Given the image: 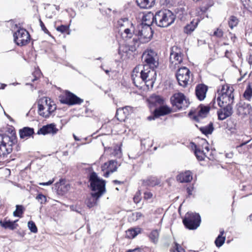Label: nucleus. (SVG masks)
Segmentation results:
<instances>
[{
	"label": "nucleus",
	"instance_id": "nucleus-32",
	"mask_svg": "<svg viewBox=\"0 0 252 252\" xmlns=\"http://www.w3.org/2000/svg\"><path fill=\"white\" fill-rule=\"evenodd\" d=\"M199 107L200 109L198 112V116H200L201 118H205L210 111V107L209 106H205L203 104H200Z\"/></svg>",
	"mask_w": 252,
	"mask_h": 252
},
{
	"label": "nucleus",
	"instance_id": "nucleus-27",
	"mask_svg": "<svg viewBox=\"0 0 252 252\" xmlns=\"http://www.w3.org/2000/svg\"><path fill=\"white\" fill-rule=\"evenodd\" d=\"M136 32H137V30H135L132 23H130V27L125 29L124 32L122 33V36L126 38V39H130L134 35V37H137L136 36Z\"/></svg>",
	"mask_w": 252,
	"mask_h": 252
},
{
	"label": "nucleus",
	"instance_id": "nucleus-18",
	"mask_svg": "<svg viewBox=\"0 0 252 252\" xmlns=\"http://www.w3.org/2000/svg\"><path fill=\"white\" fill-rule=\"evenodd\" d=\"M171 112V109L166 105H161L155 109L153 114L157 117L161 116H164L170 114Z\"/></svg>",
	"mask_w": 252,
	"mask_h": 252
},
{
	"label": "nucleus",
	"instance_id": "nucleus-3",
	"mask_svg": "<svg viewBox=\"0 0 252 252\" xmlns=\"http://www.w3.org/2000/svg\"><path fill=\"white\" fill-rule=\"evenodd\" d=\"M176 19L173 13L167 9L159 10L156 12L155 20L156 24L159 27H167L172 24Z\"/></svg>",
	"mask_w": 252,
	"mask_h": 252
},
{
	"label": "nucleus",
	"instance_id": "nucleus-5",
	"mask_svg": "<svg viewBox=\"0 0 252 252\" xmlns=\"http://www.w3.org/2000/svg\"><path fill=\"white\" fill-rule=\"evenodd\" d=\"M145 64L143 67H150V69H156L158 65V59L157 53L152 49L146 50L142 55Z\"/></svg>",
	"mask_w": 252,
	"mask_h": 252
},
{
	"label": "nucleus",
	"instance_id": "nucleus-19",
	"mask_svg": "<svg viewBox=\"0 0 252 252\" xmlns=\"http://www.w3.org/2000/svg\"><path fill=\"white\" fill-rule=\"evenodd\" d=\"M155 14L152 12H148L147 14L143 16L142 22L140 25L148 26L151 27L154 23L156 24L155 20Z\"/></svg>",
	"mask_w": 252,
	"mask_h": 252
},
{
	"label": "nucleus",
	"instance_id": "nucleus-51",
	"mask_svg": "<svg viewBox=\"0 0 252 252\" xmlns=\"http://www.w3.org/2000/svg\"><path fill=\"white\" fill-rule=\"evenodd\" d=\"M140 191L138 190L133 197V201L136 203H138L140 200H141V197H140Z\"/></svg>",
	"mask_w": 252,
	"mask_h": 252
},
{
	"label": "nucleus",
	"instance_id": "nucleus-49",
	"mask_svg": "<svg viewBox=\"0 0 252 252\" xmlns=\"http://www.w3.org/2000/svg\"><path fill=\"white\" fill-rule=\"evenodd\" d=\"M68 29L69 27L68 26L62 25L60 26H58L56 30L62 33H64L67 31L68 30Z\"/></svg>",
	"mask_w": 252,
	"mask_h": 252
},
{
	"label": "nucleus",
	"instance_id": "nucleus-29",
	"mask_svg": "<svg viewBox=\"0 0 252 252\" xmlns=\"http://www.w3.org/2000/svg\"><path fill=\"white\" fill-rule=\"evenodd\" d=\"M195 126L199 128L202 133L206 136L208 134H212L214 129L213 124L212 122H210L208 125L205 126H201L199 127L197 125Z\"/></svg>",
	"mask_w": 252,
	"mask_h": 252
},
{
	"label": "nucleus",
	"instance_id": "nucleus-9",
	"mask_svg": "<svg viewBox=\"0 0 252 252\" xmlns=\"http://www.w3.org/2000/svg\"><path fill=\"white\" fill-rule=\"evenodd\" d=\"M83 99L78 97L73 93L69 91H65V96L60 99V102L62 104H65L68 105H74L80 104L83 102Z\"/></svg>",
	"mask_w": 252,
	"mask_h": 252
},
{
	"label": "nucleus",
	"instance_id": "nucleus-7",
	"mask_svg": "<svg viewBox=\"0 0 252 252\" xmlns=\"http://www.w3.org/2000/svg\"><path fill=\"white\" fill-rule=\"evenodd\" d=\"M170 101L173 107L179 110L186 109L189 104L186 99L185 95L181 93L174 94L170 98Z\"/></svg>",
	"mask_w": 252,
	"mask_h": 252
},
{
	"label": "nucleus",
	"instance_id": "nucleus-63",
	"mask_svg": "<svg viewBox=\"0 0 252 252\" xmlns=\"http://www.w3.org/2000/svg\"><path fill=\"white\" fill-rule=\"evenodd\" d=\"M128 252H141V250L139 248L135 249L134 250H129Z\"/></svg>",
	"mask_w": 252,
	"mask_h": 252
},
{
	"label": "nucleus",
	"instance_id": "nucleus-23",
	"mask_svg": "<svg viewBox=\"0 0 252 252\" xmlns=\"http://www.w3.org/2000/svg\"><path fill=\"white\" fill-rule=\"evenodd\" d=\"M233 112L232 105H221V120L231 116Z\"/></svg>",
	"mask_w": 252,
	"mask_h": 252
},
{
	"label": "nucleus",
	"instance_id": "nucleus-30",
	"mask_svg": "<svg viewBox=\"0 0 252 252\" xmlns=\"http://www.w3.org/2000/svg\"><path fill=\"white\" fill-rule=\"evenodd\" d=\"M176 76L179 84L184 87H186L188 85V81H189L190 76L181 75H176Z\"/></svg>",
	"mask_w": 252,
	"mask_h": 252
},
{
	"label": "nucleus",
	"instance_id": "nucleus-2",
	"mask_svg": "<svg viewBox=\"0 0 252 252\" xmlns=\"http://www.w3.org/2000/svg\"><path fill=\"white\" fill-rule=\"evenodd\" d=\"M88 180L90 183V188L93 191L91 193V195L100 197L106 192L105 181L100 179L94 171L90 173Z\"/></svg>",
	"mask_w": 252,
	"mask_h": 252
},
{
	"label": "nucleus",
	"instance_id": "nucleus-53",
	"mask_svg": "<svg viewBox=\"0 0 252 252\" xmlns=\"http://www.w3.org/2000/svg\"><path fill=\"white\" fill-rule=\"evenodd\" d=\"M174 252H185V250L180 245L175 243V251Z\"/></svg>",
	"mask_w": 252,
	"mask_h": 252
},
{
	"label": "nucleus",
	"instance_id": "nucleus-64",
	"mask_svg": "<svg viewBox=\"0 0 252 252\" xmlns=\"http://www.w3.org/2000/svg\"><path fill=\"white\" fill-rule=\"evenodd\" d=\"M248 62L250 65H252V56H250L249 59H248Z\"/></svg>",
	"mask_w": 252,
	"mask_h": 252
},
{
	"label": "nucleus",
	"instance_id": "nucleus-61",
	"mask_svg": "<svg viewBox=\"0 0 252 252\" xmlns=\"http://www.w3.org/2000/svg\"><path fill=\"white\" fill-rule=\"evenodd\" d=\"M220 89H218V97H217V102H220V99H221V98H220Z\"/></svg>",
	"mask_w": 252,
	"mask_h": 252
},
{
	"label": "nucleus",
	"instance_id": "nucleus-31",
	"mask_svg": "<svg viewBox=\"0 0 252 252\" xmlns=\"http://www.w3.org/2000/svg\"><path fill=\"white\" fill-rule=\"evenodd\" d=\"M234 89L228 84L222 85L221 86V97L224 95L234 94Z\"/></svg>",
	"mask_w": 252,
	"mask_h": 252
},
{
	"label": "nucleus",
	"instance_id": "nucleus-33",
	"mask_svg": "<svg viewBox=\"0 0 252 252\" xmlns=\"http://www.w3.org/2000/svg\"><path fill=\"white\" fill-rule=\"evenodd\" d=\"M194 153L197 159L199 161L203 160L206 157L204 151L196 145H195Z\"/></svg>",
	"mask_w": 252,
	"mask_h": 252
},
{
	"label": "nucleus",
	"instance_id": "nucleus-47",
	"mask_svg": "<svg viewBox=\"0 0 252 252\" xmlns=\"http://www.w3.org/2000/svg\"><path fill=\"white\" fill-rule=\"evenodd\" d=\"M36 199L40 201L41 204H44L46 202V196L42 193H39L36 197Z\"/></svg>",
	"mask_w": 252,
	"mask_h": 252
},
{
	"label": "nucleus",
	"instance_id": "nucleus-48",
	"mask_svg": "<svg viewBox=\"0 0 252 252\" xmlns=\"http://www.w3.org/2000/svg\"><path fill=\"white\" fill-rule=\"evenodd\" d=\"M44 109V107L42 104L39 103L38 102V111L39 115L42 116L43 117L45 118L46 114L44 113V112H42L43 110Z\"/></svg>",
	"mask_w": 252,
	"mask_h": 252
},
{
	"label": "nucleus",
	"instance_id": "nucleus-1",
	"mask_svg": "<svg viewBox=\"0 0 252 252\" xmlns=\"http://www.w3.org/2000/svg\"><path fill=\"white\" fill-rule=\"evenodd\" d=\"M13 150L18 152L20 146L17 144L14 138H9L6 133L0 134V157L5 158Z\"/></svg>",
	"mask_w": 252,
	"mask_h": 252
},
{
	"label": "nucleus",
	"instance_id": "nucleus-42",
	"mask_svg": "<svg viewBox=\"0 0 252 252\" xmlns=\"http://www.w3.org/2000/svg\"><path fill=\"white\" fill-rule=\"evenodd\" d=\"M150 67H146V68L143 67V69L140 72V78L145 83L147 82V78L148 76V71Z\"/></svg>",
	"mask_w": 252,
	"mask_h": 252
},
{
	"label": "nucleus",
	"instance_id": "nucleus-45",
	"mask_svg": "<svg viewBox=\"0 0 252 252\" xmlns=\"http://www.w3.org/2000/svg\"><path fill=\"white\" fill-rule=\"evenodd\" d=\"M6 131L10 134V135H8L9 137L10 138L12 137L14 138L16 142H17V137L14 128L13 126H11L10 127L8 128Z\"/></svg>",
	"mask_w": 252,
	"mask_h": 252
},
{
	"label": "nucleus",
	"instance_id": "nucleus-15",
	"mask_svg": "<svg viewBox=\"0 0 252 252\" xmlns=\"http://www.w3.org/2000/svg\"><path fill=\"white\" fill-rule=\"evenodd\" d=\"M18 221V220L11 221L7 219V218H5L3 220H0V225L4 229H9L13 230L16 229L18 227V224L16 223Z\"/></svg>",
	"mask_w": 252,
	"mask_h": 252
},
{
	"label": "nucleus",
	"instance_id": "nucleus-52",
	"mask_svg": "<svg viewBox=\"0 0 252 252\" xmlns=\"http://www.w3.org/2000/svg\"><path fill=\"white\" fill-rule=\"evenodd\" d=\"M39 23L40 26L41 27V28L42 30L46 34H50V32L48 31V30L47 29V28L45 27L43 22L42 21V20L40 19H39Z\"/></svg>",
	"mask_w": 252,
	"mask_h": 252
},
{
	"label": "nucleus",
	"instance_id": "nucleus-38",
	"mask_svg": "<svg viewBox=\"0 0 252 252\" xmlns=\"http://www.w3.org/2000/svg\"><path fill=\"white\" fill-rule=\"evenodd\" d=\"M150 101L155 104L162 105L164 103L163 98L160 95L153 94L150 97Z\"/></svg>",
	"mask_w": 252,
	"mask_h": 252
},
{
	"label": "nucleus",
	"instance_id": "nucleus-28",
	"mask_svg": "<svg viewBox=\"0 0 252 252\" xmlns=\"http://www.w3.org/2000/svg\"><path fill=\"white\" fill-rule=\"evenodd\" d=\"M42 100L44 101L46 105L48 106V113L46 114L45 118H47L49 117L50 115L56 110V105L53 102L51 101V99L49 98L48 99L47 97H45L42 99Z\"/></svg>",
	"mask_w": 252,
	"mask_h": 252
},
{
	"label": "nucleus",
	"instance_id": "nucleus-25",
	"mask_svg": "<svg viewBox=\"0 0 252 252\" xmlns=\"http://www.w3.org/2000/svg\"><path fill=\"white\" fill-rule=\"evenodd\" d=\"M212 36L211 39L213 42H215L214 45L215 51L219 50L220 46L219 44V40L220 38V30L219 28H217L216 31L213 32V33L210 34Z\"/></svg>",
	"mask_w": 252,
	"mask_h": 252
},
{
	"label": "nucleus",
	"instance_id": "nucleus-14",
	"mask_svg": "<svg viewBox=\"0 0 252 252\" xmlns=\"http://www.w3.org/2000/svg\"><path fill=\"white\" fill-rule=\"evenodd\" d=\"M208 89V86L204 84H198L196 86L195 95L198 100L202 101L205 99Z\"/></svg>",
	"mask_w": 252,
	"mask_h": 252
},
{
	"label": "nucleus",
	"instance_id": "nucleus-20",
	"mask_svg": "<svg viewBox=\"0 0 252 252\" xmlns=\"http://www.w3.org/2000/svg\"><path fill=\"white\" fill-rule=\"evenodd\" d=\"M192 179V174L191 171L188 170L181 173L177 176V180L180 183H189Z\"/></svg>",
	"mask_w": 252,
	"mask_h": 252
},
{
	"label": "nucleus",
	"instance_id": "nucleus-6",
	"mask_svg": "<svg viewBox=\"0 0 252 252\" xmlns=\"http://www.w3.org/2000/svg\"><path fill=\"white\" fill-rule=\"evenodd\" d=\"M137 36L140 43H146L149 41L153 36L154 31L148 26L139 25L138 27Z\"/></svg>",
	"mask_w": 252,
	"mask_h": 252
},
{
	"label": "nucleus",
	"instance_id": "nucleus-41",
	"mask_svg": "<svg viewBox=\"0 0 252 252\" xmlns=\"http://www.w3.org/2000/svg\"><path fill=\"white\" fill-rule=\"evenodd\" d=\"M159 237V232L158 229L153 230L149 234V238L152 242L154 243L158 242Z\"/></svg>",
	"mask_w": 252,
	"mask_h": 252
},
{
	"label": "nucleus",
	"instance_id": "nucleus-26",
	"mask_svg": "<svg viewBox=\"0 0 252 252\" xmlns=\"http://www.w3.org/2000/svg\"><path fill=\"white\" fill-rule=\"evenodd\" d=\"M117 161L115 160H110L108 162H105L102 165V170L108 169L111 173H113L117 170Z\"/></svg>",
	"mask_w": 252,
	"mask_h": 252
},
{
	"label": "nucleus",
	"instance_id": "nucleus-54",
	"mask_svg": "<svg viewBox=\"0 0 252 252\" xmlns=\"http://www.w3.org/2000/svg\"><path fill=\"white\" fill-rule=\"evenodd\" d=\"M153 196V194L151 192L146 191L144 193V198L146 200L151 198Z\"/></svg>",
	"mask_w": 252,
	"mask_h": 252
},
{
	"label": "nucleus",
	"instance_id": "nucleus-43",
	"mask_svg": "<svg viewBox=\"0 0 252 252\" xmlns=\"http://www.w3.org/2000/svg\"><path fill=\"white\" fill-rule=\"evenodd\" d=\"M157 75L156 71L155 69H149L148 71V77L147 78V82L151 81L152 83H153L156 79V76Z\"/></svg>",
	"mask_w": 252,
	"mask_h": 252
},
{
	"label": "nucleus",
	"instance_id": "nucleus-57",
	"mask_svg": "<svg viewBox=\"0 0 252 252\" xmlns=\"http://www.w3.org/2000/svg\"><path fill=\"white\" fill-rule=\"evenodd\" d=\"M239 72L241 76L238 79V81H241L242 80V79L244 77V76L247 74V72H245L243 73L242 71L241 70H239Z\"/></svg>",
	"mask_w": 252,
	"mask_h": 252
},
{
	"label": "nucleus",
	"instance_id": "nucleus-60",
	"mask_svg": "<svg viewBox=\"0 0 252 252\" xmlns=\"http://www.w3.org/2000/svg\"><path fill=\"white\" fill-rule=\"evenodd\" d=\"M193 188H189L188 187L187 188V191L188 193V195L189 196L191 195L192 194V191Z\"/></svg>",
	"mask_w": 252,
	"mask_h": 252
},
{
	"label": "nucleus",
	"instance_id": "nucleus-56",
	"mask_svg": "<svg viewBox=\"0 0 252 252\" xmlns=\"http://www.w3.org/2000/svg\"><path fill=\"white\" fill-rule=\"evenodd\" d=\"M54 181V180L52 179V180H49V181H48L47 182L40 183H39V185H41V186H50L53 184Z\"/></svg>",
	"mask_w": 252,
	"mask_h": 252
},
{
	"label": "nucleus",
	"instance_id": "nucleus-11",
	"mask_svg": "<svg viewBox=\"0 0 252 252\" xmlns=\"http://www.w3.org/2000/svg\"><path fill=\"white\" fill-rule=\"evenodd\" d=\"M132 111V108L129 106L119 108L117 109L115 117L119 121H125Z\"/></svg>",
	"mask_w": 252,
	"mask_h": 252
},
{
	"label": "nucleus",
	"instance_id": "nucleus-55",
	"mask_svg": "<svg viewBox=\"0 0 252 252\" xmlns=\"http://www.w3.org/2000/svg\"><path fill=\"white\" fill-rule=\"evenodd\" d=\"M215 243L217 247L220 248V233L218 235L217 237Z\"/></svg>",
	"mask_w": 252,
	"mask_h": 252
},
{
	"label": "nucleus",
	"instance_id": "nucleus-21",
	"mask_svg": "<svg viewBox=\"0 0 252 252\" xmlns=\"http://www.w3.org/2000/svg\"><path fill=\"white\" fill-rule=\"evenodd\" d=\"M142 185L145 187H155L158 185L160 183V181L156 177L150 176L145 180L142 181Z\"/></svg>",
	"mask_w": 252,
	"mask_h": 252
},
{
	"label": "nucleus",
	"instance_id": "nucleus-4",
	"mask_svg": "<svg viewBox=\"0 0 252 252\" xmlns=\"http://www.w3.org/2000/svg\"><path fill=\"white\" fill-rule=\"evenodd\" d=\"M201 221V217L198 213L188 212L183 220V223L186 228L195 230L199 226Z\"/></svg>",
	"mask_w": 252,
	"mask_h": 252
},
{
	"label": "nucleus",
	"instance_id": "nucleus-62",
	"mask_svg": "<svg viewBox=\"0 0 252 252\" xmlns=\"http://www.w3.org/2000/svg\"><path fill=\"white\" fill-rule=\"evenodd\" d=\"M158 117H156L155 115L153 114V116H150L148 117L147 119L149 121H152L153 120H155L156 118H157Z\"/></svg>",
	"mask_w": 252,
	"mask_h": 252
},
{
	"label": "nucleus",
	"instance_id": "nucleus-22",
	"mask_svg": "<svg viewBox=\"0 0 252 252\" xmlns=\"http://www.w3.org/2000/svg\"><path fill=\"white\" fill-rule=\"evenodd\" d=\"M137 5L141 9H149L153 7L156 0H136Z\"/></svg>",
	"mask_w": 252,
	"mask_h": 252
},
{
	"label": "nucleus",
	"instance_id": "nucleus-35",
	"mask_svg": "<svg viewBox=\"0 0 252 252\" xmlns=\"http://www.w3.org/2000/svg\"><path fill=\"white\" fill-rule=\"evenodd\" d=\"M139 228H130L126 231V237L132 239L136 237L140 233Z\"/></svg>",
	"mask_w": 252,
	"mask_h": 252
},
{
	"label": "nucleus",
	"instance_id": "nucleus-39",
	"mask_svg": "<svg viewBox=\"0 0 252 252\" xmlns=\"http://www.w3.org/2000/svg\"><path fill=\"white\" fill-rule=\"evenodd\" d=\"M25 211L23 205H16V210L13 212V215L14 217L21 218Z\"/></svg>",
	"mask_w": 252,
	"mask_h": 252
},
{
	"label": "nucleus",
	"instance_id": "nucleus-36",
	"mask_svg": "<svg viewBox=\"0 0 252 252\" xmlns=\"http://www.w3.org/2000/svg\"><path fill=\"white\" fill-rule=\"evenodd\" d=\"M244 97L247 100L251 101L252 98V85L249 83L243 94Z\"/></svg>",
	"mask_w": 252,
	"mask_h": 252
},
{
	"label": "nucleus",
	"instance_id": "nucleus-24",
	"mask_svg": "<svg viewBox=\"0 0 252 252\" xmlns=\"http://www.w3.org/2000/svg\"><path fill=\"white\" fill-rule=\"evenodd\" d=\"M199 21L198 19L193 20L184 27V32L187 34H190L196 28Z\"/></svg>",
	"mask_w": 252,
	"mask_h": 252
},
{
	"label": "nucleus",
	"instance_id": "nucleus-13",
	"mask_svg": "<svg viewBox=\"0 0 252 252\" xmlns=\"http://www.w3.org/2000/svg\"><path fill=\"white\" fill-rule=\"evenodd\" d=\"M58 131V129L56 127L54 123H51L43 126L39 128L37 131V134L46 135L47 134H55Z\"/></svg>",
	"mask_w": 252,
	"mask_h": 252
},
{
	"label": "nucleus",
	"instance_id": "nucleus-12",
	"mask_svg": "<svg viewBox=\"0 0 252 252\" xmlns=\"http://www.w3.org/2000/svg\"><path fill=\"white\" fill-rule=\"evenodd\" d=\"M252 106L250 104L240 100L236 105L237 113L239 115H247L250 113Z\"/></svg>",
	"mask_w": 252,
	"mask_h": 252
},
{
	"label": "nucleus",
	"instance_id": "nucleus-59",
	"mask_svg": "<svg viewBox=\"0 0 252 252\" xmlns=\"http://www.w3.org/2000/svg\"><path fill=\"white\" fill-rule=\"evenodd\" d=\"M250 141V140L246 141V142H243L242 143H241L239 146H237V148L239 152H240V149L241 148V147L244 146V145H245L246 144H247Z\"/></svg>",
	"mask_w": 252,
	"mask_h": 252
},
{
	"label": "nucleus",
	"instance_id": "nucleus-58",
	"mask_svg": "<svg viewBox=\"0 0 252 252\" xmlns=\"http://www.w3.org/2000/svg\"><path fill=\"white\" fill-rule=\"evenodd\" d=\"M200 118L201 117L198 116V114L197 115H194L191 117L193 120L196 121V122H199Z\"/></svg>",
	"mask_w": 252,
	"mask_h": 252
},
{
	"label": "nucleus",
	"instance_id": "nucleus-34",
	"mask_svg": "<svg viewBox=\"0 0 252 252\" xmlns=\"http://www.w3.org/2000/svg\"><path fill=\"white\" fill-rule=\"evenodd\" d=\"M234 94L224 95L221 97V105H233L234 102Z\"/></svg>",
	"mask_w": 252,
	"mask_h": 252
},
{
	"label": "nucleus",
	"instance_id": "nucleus-40",
	"mask_svg": "<svg viewBox=\"0 0 252 252\" xmlns=\"http://www.w3.org/2000/svg\"><path fill=\"white\" fill-rule=\"evenodd\" d=\"M239 19L234 16H231L228 20V24L229 27L231 29H233L237 26L239 23Z\"/></svg>",
	"mask_w": 252,
	"mask_h": 252
},
{
	"label": "nucleus",
	"instance_id": "nucleus-50",
	"mask_svg": "<svg viewBox=\"0 0 252 252\" xmlns=\"http://www.w3.org/2000/svg\"><path fill=\"white\" fill-rule=\"evenodd\" d=\"M118 24L120 26H125L126 24H128L129 21L127 18H121L118 21Z\"/></svg>",
	"mask_w": 252,
	"mask_h": 252
},
{
	"label": "nucleus",
	"instance_id": "nucleus-8",
	"mask_svg": "<svg viewBox=\"0 0 252 252\" xmlns=\"http://www.w3.org/2000/svg\"><path fill=\"white\" fill-rule=\"evenodd\" d=\"M13 37L15 43L20 46L27 45L31 39L29 32L23 28H20L15 32Z\"/></svg>",
	"mask_w": 252,
	"mask_h": 252
},
{
	"label": "nucleus",
	"instance_id": "nucleus-10",
	"mask_svg": "<svg viewBox=\"0 0 252 252\" xmlns=\"http://www.w3.org/2000/svg\"><path fill=\"white\" fill-rule=\"evenodd\" d=\"M183 54L180 51V49L177 46H174L171 48L170 54V62L175 64H180L183 61Z\"/></svg>",
	"mask_w": 252,
	"mask_h": 252
},
{
	"label": "nucleus",
	"instance_id": "nucleus-46",
	"mask_svg": "<svg viewBox=\"0 0 252 252\" xmlns=\"http://www.w3.org/2000/svg\"><path fill=\"white\" fill-rule=\"evenodd\" d=\"M28 226L32 232L35 233L37 232V228L33 221H29L28 223Z\"/></svg>",
	"mask_w": 252,
	"mask_h": 252
},
{
	"label": "nucleus",
	"instance_id": "nucleus-17",
	"mask_svg": "<svg viewBox=\"0 0 252 252\" xmlns=\"http://www.w3.org/2000/svg\"><path fill=\"white\" fill-rule=\"evenodd\" d=\"M19 136L21 139L29 138L34 134V128L25 126L19 130Z\"/></svg>",
	"mask_w": 252,
	"mask_h": 252
},
{
	"label": "nucleus",
	"instance_id": "nucleus-16",
	"mask_svg": "<svg viewBox=\"0 0 252 252\" xmlns=\"http://www.w3.org/2000/svg\"><path fill=\"white\" fill-rule=\"evenodd\" d=\"M132 41L133 42V44H127L125 47H121L119 49V52H120L121 48H123L122 51L125 53H127L128 51H131V52H135L139 47L140 41L137 38L133 37Z\"/></svg>",
	"mask_w": 252,
	"mask_h": 252
},
{
	"label": "nucleus",
	"instance_id": "nucleus-44",
	"mask_svg": "<svg viewBox=\"0 0 252 252\" xmlns=\"http://www.w3.org/2000/svg\"><path fill=\"white\" fill-rule=\"evenodd\" d=\"M189 70L186 67H181L178 69L176 75H189L190 74Z\"/></svg>",
	"mask_w": 252,
	"mask_h": 252
},
{
	"label": "nucleus",
	"instance_id": "nucleus-37",
	"mask_svg": "<svg viewBox=\"0 0 252 252\" xmlns=\"http://www.w3.org/2000/svg\"><path fill=\"white\" fill-rule=\"evenodd\" d=\"M100 197H96L94 195H91V197L88 198L86 200V204L87 207L91 208L97 204V202Z\"/></svg>",
	"mask_w": 252,
	"mask_h": 252
}]
</instances>
